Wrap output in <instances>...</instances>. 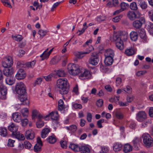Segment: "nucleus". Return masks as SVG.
I'll return each instance as SVG.
<instances>
[{"instance_id": "nucleus-1", "label": "nucleus", "mask_w": 153, "mask_h": 153, "mask_svg": "<svg viewBox=\"0 0 153 153\" xmlns=\"http://www.w3.org/2000/svg\"><path fill=\"white\" fill-rule=\"evenodd\" d=\"M127 38V35L125 32H118L114 33L112 41L115 42L121 40H123L124 41H126Z\"/></svg>"}, {"instance_id": "nucleus-2", "label": "nucleus", "mask_w": 153, "mask_h": 153, "mask_svg": "<svg viewBox=\"0 0 153 153\" xmlns=\"http://www.w3.org/2000/svg\"><path fill=\"white\" fill-rule=\"evenodd\" d=\"M68 70L69 73L73 76L77 75L80 72V70L78 65L70 64L68 65Z\"/></svg>"}, {"instance_id": "nucleus-3", "label": "nucleus", "mask_w": 153, "mask_h": 153, "mask_svg": "<svg viewBox=\"0 0 153 153\" xmlns=\"http://www.w3.org/2000/svg\"><path fill=\"white\" fill-rule=\"evenodd\" d=\"M143 142L144 145L147 148L152 146L153 145V140L149 134H144L142 135Z\"/></svg>"}, {"instance_id": "nucleus-4", "label": "nucleus", "mask_w": 153, "mask_h": 153, "mask_svg": "<svg viewBox=\"0 0 153 153\" xmlns=\"http://www.w3.org/2000/svg\"><path fill=\"white\" fill-rule=\"evenodd\" d=\"M142 15L141 13L139 10L129 11L127 13V17L131 21H133L136 19L140 18Z\"/></svg>"}, {"instance_id": "nucleus-5", "label": "nucleus", "mask_w": 153, "mask_h": 153, "mask_svg": "<svg viewBox=\"0 0 153 153\" xmlns=\"http://www.w3.org/2000/svg\"><path fill=\"white\" fill-rule=\"evenodd\" d=\"M13 63L12 57L8 56L4 58L2 61L1 65L5 68H9L11 67Z\"/></svg>"}, {"instance_id": "nucleus-6", "label": "nucleus", "mask_w": 153, "mask_h": 153, "mask_svg": "<svg viewBox=\"0 0 153 153\" xmlns=\"http://www.w3.org/2000/svg\"><path fill=\"white\" fill-rule=\"evenodd\" d=\"M99 61V57L98 54L95 52H93L91 53V57L89 60L90 64L93 65H97Z\"/></svg>"}, {"instance_id": "nucleus-7", "label": "nucleus", "mask_w": 153, "mask_h": 153, "mask_svg": "<svg viewBox=\"0 0 153 153\" xmlns=\"http://www.w3.org/2000/svg\"><path fill=\"white\" fill-rule=\"evenodd\" d=\"M15 91L18 94L26 93L25 86L24 84L21 82L17 83L16 85Z\"/></svg>"}, {"instance_id": "nucleus-8", "label": "nucleus", "mask_w": 153, "mask_h": 153, "mask_svg": "<svg viewBox=\"0 0 153 153\" xmlns=\"http://www.w3.org/2000/svg\"><path fill=\"white\" fill-rule=\"evenodd\" d=\"M139 19L134 21L133 23V27L136 29H139L145 23V19L144 17L141 16Z\"/></svg>"}, {"instance_id": "nucleus-9", "label": "nucleus", "mask_w": 153, "mask_h": 153, "mask_svg": "<svg viewBox=\"0 0 153 153\" xmlns=\"http://www.w3.org/2000/svg\"><path fill=\"white\" fill-rule=\"evenodd\" d=\"M56 85L57 87L60 89L69 86V84L68 83L67 79L62 78L59 79L57 80Z\"/></svg>"}, {"instance_id": "nucleus-10", "label": "nucleus", "mask_w": 153, "mask_h": 153, "mask_svg": "<svg viewBox=\"0 0 153 153\" xmlns=\"http://www.w3.org/2000/svg\"><path fill=\"white\" fill-rule=\"evenodd\" d=\"M147 118L146 113L144 111L138 112L136 114V119L137 121L142 122L145 120Z\"/></svg>"}, {"instance_id": "nucleus-11", "label": "nucleus", "mask_w": 153, "mask_h": 153, "mask_svg": "<svg viewBox=\"0 0 153 153\" xmlns=\"http://www.w3.org/2000/svg\"><path fill=\"white\" fill-rule=\"evenodd\" d=\"M18 94L19 95V99L20 101L22 102V104L24 105H28L29 103V101L27 99L26 95V92L24 94Z\"/></svg>"}, {"instance_id": "nucleus-12", "label": "nucleus", "mask_w": 153, "mask_h": 153, "mask_svg": "<svg viewBox=\"0 0 153 153\" xmlns=\"http://www.w3.org/2000/svg\"><path fill=\"white\" fill-rule=\"evenodd\" d=\"M26 76L25 71L22 69H20L16 75V79L19 80L23 79Z\"/></svg>"}, {"instance_id": "nucleus-13", "label": "nucleus", "mask_w": 153, "mask_h": 153, "mask_svg": "<svg viewBox=\"0 0 153 153\" xmlns=\"http://www.w3.org/2000/svg\"><path fill=\"white\" fill-rule=\"evenodd\" d=\"M25 137L27 140H32L35 137L34 133L31 130H27L25 132Z\"/></svg>"}, {"instance_id": "nucleus-14", "label": "nucleus", "mask_w": 153, "mask_h": 153, "mask_svg": "<svg viewBox=\"0 0 153 153\" xmlns=\"http://www.w3.org/2000/svg\"><path fill=\"white\" fill-rule=\"evenodd\" d=\"M12 118L13 121L16 123H19L21 121V117L20 114L18 112L13 113L12 115Z\"/></svg>"}, {"instance_id": "nucleus-15", "label": "nucleus", "mask_w": 153, "mask_h": 153, "mask_svg": "<svg viewBox=\"0 0 153 153\" xmlns=\"http://www.w3.org/2000/svg\"><path fill=\"white\" fill-rule=\"evenodd\" d=\"M8 129L9 131L12 132L13 135L16 133L17 131L18 127L16 126L14 123H12L8 126Z\"/></svg>"}, {"instance_id": "nucleus-16", "label": "nucleus", "mask_w": 153, "mask_h": 153, "mask_svg": "<svg viewBox=\"0 0 153 153\" xmlns=\"http://www.w3.org/2000/svg\"><path fill=\"white\" fill-rule=\"evenodd\" d=\"M0 91L2 95V98L5 99L6 98V95L7 94V89L6 87L3 85L0 86Z\"/></svg>"}, {"instance_id": "nucleus-17", "label": "nucleus", "mask_w": 153, "mask_h": 153, "mask_svg": "<svg viewBox=\"0 0 153 153\" xmlns=\"http://www.w3.org/2000/svg\"><path fill=\"white\" fill-rule=\"evenodd\" d=\"M122 145L119 143L117 142L114 144L113 148L115 152H117L121 150L122 149Z\"/></svg>"}, {"instance_id": "nucleus-18", "label": "nucleus", "mask_w": 153, "mask_h": 153, "mask_svg": "<svg viewBox=\"0 0 153 153\" xmlns=\"http://www.w3.org/2000/svg\"><path fill=\"white\" fill-rule=\"evenodd\" d=\"M104 63L106 65H111L113 62V57L111 56H105Z\"/></svg>"}, {"instance_id": "nucleus-19", "label": "nucleus", "mask_w": 153, "mask_h": 153, "mask_svg": "<svg viewBox=\"0 0 153 153\" xmlns=\"http://www.w3.org/2000/svg\"><path fill=\"white\" fill-rule=\"evenodd\" d=\"M90 74L89 71L85 70L84 72H82L79 76V77L81 79L88 78L90 76Z\"/></svg>"}, {"instance_id": "nucleus-20", "label": "nucleus", "mask_w": 153, "mask_h": 153, "mask_svg": "<svg viewBox=\"0 0 153 153\" xmlns=\"http://www.w3.org/2000/svg\"><path fill=\"white\" fill-rule=\"evenodd\" d=\"M132 146L129 144L126 143L124 145L123 148V151L125 153L129 152L132 151Z\"/></svg>"}, {"instance_id": "nucleus-21", "label": "nucleus", "mask_w": 153, "mask_h": 153, "mask_svg": "<svg viewBox=\"0 0 153 153\" xmlns=\"http://www.w3.org/2000/svg\"><path fill=\"white\" fill-rule=\"evenodd\" d=\"M124 42L123 40L117 41L115 42L116 47L120 50H123L124 48L123 42Z\"/></svg>"}, {"instance_id": "nucleus-22", "label": "nucleus", "mask_w": 153, "mask_h": 153, "mask_svg": "<svg viewBox=\"0 0 153 153\" xmlns=\"http://www.w3.org/2000/svg\"><path fill=\"white\" fill-rule=\"evenodd\" d=\"M131 39L134 41H136L138 38V35L137 33L134 31H132L130 34Z\"/></svg>"}, {"instance_id": "nucleus-23", "label": "nucleus", "mask_w": 153, "mask_h": 153, "mask_svg": "<svg viewBox=\"0 0 153 153\" xmlns=\"http://www.w3.org/2000/svg\"><path fill=\"white\" fill-rule=\"evenodd\" d=\"M81 153H90V150L88 147L82 146L79 147V151Z\"/></svg>"}, {"instance_id": "nucleus-24", "label": "nucleus", "mask_w": 153, "mask_h": 153, "mask_svg": "<svg viewBox=\"0 0 153 153\" xmlns=\"http://www.w3.org/2000/svg\"><path fill=\"white\" fill-rule=\"evenodd\" d=\"M50 132V130L48 128H45L43 129L41 132V137L43 138H45Z\"/></svg>"}, {"instance_id": "nucleus-25", "label": "nucleus", "mask_w": 153, "mask_h": 153, "mask_svg": "<svg viewBox=\"0 0 153 153\" xmlns=\"http://www.w3.org/2000/svg\"><path fill=\"white\" fill-rule=\"evenodd\" d=\"M3 74L4 75L10 77L13 74V71L12 69H5L3 71Z\"/></svg>"}, {"instance_id": "nucleus-26", "label": "nucleus", "mask_w": 153, "mask_h": 153, "mask_svg": "<svg viewBox=\"0 0 153 153\" xmlns=\"http://www.w3.org/2000/svg\"><path fill=\"white\" fill-rule=\"evenodd\" d=\"M114 55V52L113 50L111 49L107 50L105 53V56H111L113 57Z\"/></svg>"}, {"instance_id": "nucleus-27", "label": "nucleus", "mask_w": 153, "mask_h": 153, "mask_svg": "<svg viewBox=\"0 0 153 153\" xmlns=\"http://www.w3.org/2000/svg\"><path fill=\"white\" fill-rule=\"evenodd\" d=\"M5 80L6 83L10 85H12L15 82L14 78L11 76L7 77L6 79Z\"/></svg>"}, {"instance_id": "nucleus-28", "label": "nucleus", "mask_w": 153, "mask_h": 153, "mask_svg": "<svg viewBox=\"0 0 153 153\" xmlns=\"http://www.w3.org/2000/svg\"><path fill=\"white\" fill-rule=\"evenodd\" d=\"M50 116L51 119L53 120H56L58 119V114L57 111L52 112L49 115Z\"/></svg>"}, {"instance_id": "nucleus-29", "label": "nucleus", "mask_w": 153, "mask_h": 153, "mask_svg": "<svg viewBox=\"0 0 153 153\" xmlns=\"http://www.w3.org/2000/svg\"><path fill=\"white\" fill-rule=\"evenodd\" d=\"M135 51L134 49L131 48L126 49L125 51V54L128 56H131L134 55L135 53Z\"/></svg>"}, {"instance_id": "nucleus-30", "label": "nucleus", "mask_w": 153, "mask_h": 153, "mask_svg": "<svg viewBox=\"0 0 153 153\" xmlns=\"http://www.w3.org/2000/svg\"><path fill=\"white\" fill-rule=\"evenodd\" d=\"M15 136L16 138L20 140H23L25 139V137L23 134L17 132L13 135Z\"/></svg>"}, {"instance_id": "nucleus-31", "label": "nucleus", "mask_w": 153, "mask_h": 153, "mask_svg": "<svg viewBox=\"0 0 153 153\" xmlns=\"http://www.w3.org/2000/svg\"><path fill=\"white\" fill-rule=\"evenodd\" d=\"M20 112L24 117H27L28 115V110L27 108L22 109L21 110Z\"/></svg>"}, {"instance_id": "nucleus-32", "label": "nucleus", "mask_w": 153, "mask_h": 153, "mask_svg": "<svg viewBox=\"0 0 153 153\" xmlns=\"http://www.w3.org/2000/svg\"><path fill=\"white\" fill-rule=\"evenodd\" d=\"M79 147L78 145L74 143H71L69 146V148L76 152H78L79 151Z\"/></svg>"}, {"instance_id": "nucleus-33", "label": "nucleus", "mask_w": 153, "mask_h": 153, "mask_svg": "<svg viewBox=\"0 0 153 153\" xmlns=\"http://www.w3.org/2000/svg\"><path fill=\"white\" fill-rule=\"evenodd\" d=\"M69 91V86H67L61 88L60 90V93L62 95L67 94Z\"/></svg>"}, {"instance_id": "nucleus-34", "label": "nucleus", "mask_w": 153, "mask_h": 153, "mask_svg": "<svg viewBox=\"0 0 153 153\" xmlns=\"http://www.w3.org/2000/svg\"><path fill=\"white\" fill-rule=\"evenodd\" d=\"M83 27L82 28V29L81 30H79L77 32V33H78V32H79V33L78 34V36H80L83 33L85 30L87 29L88 27V26L87 25L86 22H85L83 24Z\"/></svg>"}, {"instance_id": "nucleus-35", "label": "nucleus", "mask_w": 153, "mask_h": 153, "mask_svg": "<svg viewBox=\"0 0 153 153\" xmlns=\"http://www.w3.org/2000/svg\"><path fill=\"white\" fill-rule=\"evenodd\" d=\"M139 4L143 9H146L147 7V4L144 0H138Z\"/></svg>"}, {"instance_id": "nucleus-36", "label": "nucleus", "mask_w": 153, "mask_h": 153, "mask_svg": "<svg viewBox=\"0 0 153 153\" xmlns=\"http://www.w3.org/2000/svg\"><path fill=\"white\" fill-rule=\"evenodd\" d=\"M65 108V105L62 100H59L58 101V110L62 111Z\"/></svg>"}, {"instance_id": "nucleus-37", "label": "nucleus", "mask_w": 153, "mask_h": 153, "mask_svg": "<svg viewBox=\"0 0 153 153\" xmlns=\"http://www.w3.org/2000/svg\"><path fill=\"white\" fill-rule=\"evenodd\" d=\"M89 52L85 51L76 52L74 53V55L78 58H80L83 57L82 55L83 54L88 53Z\"/></svg>"}, {"instance_id": "nucleus-38", "label": "nucleus", "mask_w": 153, "mask_h": 153, "mask_svg": "<svg viewBox=\"0 0 153 153\" xmlns=\"http://www.w3.org/2000/svg\"><path fill=\"white\" fill-rule=\"evenodd\" d=\"M120 8L123 11L128 9L129 6V4H128L123 2H121L120 4Z\"/></svg>"}, {"instance_id": "nucleus-39", "label": "nucleus", "mask_w": 153, "mask_h": 153, "mask_svg": "<svg viewBox=\"0 0 153 153\" xmlns=\"http://www.w3.org/2000/svg\"><path fill=\"white\" fill-rule=\"evenodd\" d=\"M47 140L50 143L53 144L56 142V139L55 136L52 135L49 136L47 139Z\"/></svg>"}, {"instance_id": "nucleus-40", "label": "nucleus", "mask_w": 153, "mask_h": 153, "mask_svg": "<svg viewBox=\"0 0 153 153\" xmlns=\"http://www.w3.org/2000/svg\"><path fill=\"white\" fill-rule=\"evenodd\" d=\"M12 38L17 42H20L23 39L22 36L20 35H12Z\"/></svg>"}, {"instance_id": "nucleus-41", "label": "nucleus", "mask_w": 153, "mask_h": 153, "mask_svg": "<svg viewBox=\"0 0 153 153\" xmlns=\"http://www.w3.org/2000/svg\"><path fill=\"white\" fill-rule=\"evenodd\" d=\"M56 74L59 77H63L65 75V73L63 69H59L57 71Z\"/></svg>"}, {"instance_id": "nucleus-42", "label": "nucleus", "mask_w": 153, "mask_h": 153, "mask_svg": "<svg viewBox=\"0 0 153 153\" xmlns=\"http://www.w3.org/2000/svg\"><path fill=\"white\" fill-rule=\"evenodd\" d=\"M0 134L3 137L6 136L7 135L6 129L4 128H0Z\"/></svg>"}, {"instance_id": "nucleus-43", "label": "nucleus", "mask_w": 153, "mask_h": 153, "mask_svg": "<svg viewBox=\"0 0 153 153\" xmlns=\"http://www.w3.org/2000/svg\"><path fill=\"white\" fill-rule=\"evenodd\" d=\"M138 33L141 38L144 39L146 38V33L144 29H141L139 30Z\"/></svg>"}, {"instance_id": "nucleus-44", "label": "nucleus", "mask_w": 153, "mask_h": 153, "mask_svg": "<svg viewBox=\"0 0 153 153\" xmlns=\"http://www.w3.org/2000/svg\"><path fill=\"white\" fill-rule=\"evenodd\" d=\"M148 28L150 34L153 35V23L149 22L148 25Z\"/></svg>"}, {"instance_id": "nucleus-45", "label": "nucleus", "mask_w": 153, "mask_h": 153, "mask_svg": "<svg viewBox=\"0 0 153 153\" xmlns=\"http://www.w3.org/2000/svg\"><path fill=\"white\" fill-rule=\"evenodd\" d=\"M130 7L131 10H137L138 9L137 4L134 2H132L130 4Z\"/></svg>"}, {"instance_id": "nucleus-46", "label": "nucleus", "mask_w": 153, "mask_h": 153, "mask_svg": "<svg viewBox=\"0 0 153 153\" xmlns=\"http://www.w3.org/2000/svg\"><path fill=\"white\" fill-rule=\"evenodd\" d=\"M16 66L17 68H25L26 66L24 62L21 61H19L17 62Z\"/></svg>"}, {"instance_id": "nucleus-47", "label": "nucleus", "mask_w": 153, "mask_h": 153, "mask_svg": "<svg viewBox=\"0 0 153 153\" xmlns=\"http://www.w3.org/2000/svg\"><path fill=\"white\" fill-rule=\"evenodd\" d=\"M115 116L117 118L119 119H122L124 117L123 114L120 111L117 112L115 113Z\"/></svg>"}, {"instance_id": "nucleus-48", "label": "nucleus", "mask_w": 153, "mask_h": 153, "mask_svg": "<svg viewBox=\"0 0 153 153\" xmlns=\"http://www.w3.org/2000/svg\"><path fill=\"white\" fill-rule=\"evenodd\" d=\"M49 55L50 54L48 52H44L42 54L40 55V56L42 58V60H43L45 59L48 58Z\"/></svg>"}, {"instance_id": "nucleus-49", "label": "nucleus", "mask_w": 153, "mask_h": 153, "mask_svg": "<svg viewBox=\"0 0 153 153\" xmlns=\"http://www.w3.org/2000/svg\"><path fill=\"white\" fill-rule=\"evenodd\" d=\"M39 113L36 110H33L32 111V119L33 120H34L36 117H37Z\"/></svg>"}, {"instance_id": "nucleus-50", "label": "nucleus", "mask_w": 153, "mask_h": 153, "mask_svg": "<svg viewBox=\"0 0 153 153\" xmlns=\"http://www.w3.org/2000/svg\"><path fill=\"white\" fill-rule=\"evenodd\" d=\"M1 1L4 6L11 8V6L9 1V0H1Z\"/></svg>"}, {"instance_id": "nucleus-51", "label": "nucleus", "mask_w": 153, "mask_h": 153, "mask_svg": "<svg viewBox=\"0 0 153 153\" xmlns=\"http://www.w3.org/2000/svg\"><path fill=\"white\" fill-rule=\"evenodd\" d=\"M122 90L128 94H131L132 92V88L131 87L128 85L127 86L126 88H123Z\"/></svg>"}, {"instance_id": "nucleus-52", "label": "nucleus", "mask_w": 153, "mask_h": 153, "mask_svg": "<svg viewBox=\"0 0 153 153\" xmlns=\"http://www.w3.org/2000/svg\"><path fill=\"white\" fill-rule=\"evenodd\" d=\"M47 31L46 30H40L38 31V33L39 34L40 36L43 38L46 34Z\"/></svg>"}, {"instance_id": "nucleus-53", "label": "nucleus", "mask_w": 153, "mask_h": 153, "mask_svg": "<svg viewBox=\"0 0 153 153\" xmlns=\"http://www.w3.org/2000/svg\"><path fill=\"white\" fill-rule=\"evenodd\" d=\"M41 145H39L37 144H36L34 146V151L36 152L40 151L41 150Z\"/></svg>"}, {"instance_id": "nucleus-54", "label": "nucleus", "mask_w": 153, "mask_h": 153, "mask_svg": "<svg viewBox=\"0 0 153 153\" xmlns=\"http://www.w3.org/2000/svg\"><path fill=\"white\" fill-rule=\"evenodd\" d=\"M25 147L27 149H29L32 147V145L28 141H25L24 142Z\"/></svg>"}, {"instance_id": "nucleus-55", "label": "nucleus", "mask_w": 153, "mask_h": 153, "mask_svg": "<svg viewBox=\"0 0 153 153\" xmlns=\"http://www.w3.org/2000/svg\"><path fill=\"white\" fill-rule=\"evenodd\" d=\"M36 125L37 127L38 128H40L44 125V123L42 121H38L36 122Z\"/></svg>"}, {"instance_id": "nucleus-56", "label": "nucleus", "mask_w": 153, "mask_h": 153, "mask_svg": "<svg viewBox=\"0 0 153 153\" xmlns=\"http://www.w3.org/2000/svg\"><path fill=\"white\" fill-rule=\"evenodd\" d=\"M73 106L75 109H81L82 108V105L80 104L75 103L73 105Z\"/></svg>"}, {"instance_id": "nucleus-57", "label": "nucleus", "mask_w": 153, "mask_h": 153, "mask_svg": "<svg viewBox=\"0 0 153 153\" xmlns=\"http://www.w3.org/2000/svg\"><path fill=\"white\" fill-rule=\"evenodd\" d=\"M104 122V120L102 119H101L97 121V125L98 128H102V123H103Z\"/></svg>"}, {"instance_id": "nucleus-58", "label": "nucleus", "mask_w": 153, "mask_h": 153, "mask_svg": "<svg viewBox=\"0 0 153 153\" xmlns=\"http://www.w3.org/2000/svg\"><path fill=\"white\" fill-rule=\"evenodd\" d=\"M21 122L22 126H25L28 124V120L27 119H24L22 120L21 119Z\"/></svg>"}, {"instance_id": "nucleus-59", "label": "nucleus", "mask_w": 153, "mask_h": 153, "mask_svg": "<svg viewBox=\"0 0 153 153\" xmlns=\"http://www.w3.org/2000/svg\"><path fill=\"white\" fill-rule=\"evenodd\" d=\"M71 131L73 133L77 129V127L75 125H72L70 126Z\"/></svg>"}, {"instance_id": "nucleus-60", "label": "nucleus", "mask_w": 153, "mask_h": 153, "mask_svg": "<svg viewBox=\"0 0 153 153\" xmlns=\"http://www.w3.org/2000/svg\"><path fill=\"white\" fill-rule=\"evenodd\" d=\"M106 17L105 16H99L96 18V20L97 22H100L102 21H104Z\"/></svg>"}, {"instance_id": "nucleus-61", "label": "nucleus", "mask_w": 153, "mask_h": 153, "mask_svg": "<svg viewBox=\"0 0 153 153\" xmlns=\"http://www.w3.org/2000/svg\"><path fill=\"white\" fill-rule=\"evenodd\" d=\"M139 139L138 138H135L132 141L134 146L135 148H136V149L137 148V143L139 142Z\"/></svg>"}, {"instance_id": "nucleus-62", "label": "nucleus", "mask_w": 153, "mask_h": 153, "mask_svg": "<svg viewBox=\"0 0 153 153\" xmlns=\"http://www.w3.org/2000/svg\"><path fill=\"white\" fill-rule=\"evenodd\" d=\"M60 144L61 146L63 148H66L67 147L66 142L65 140L61 141L60 142Z\"/></svg>"}, {"instance_id": "nucleus-63", "label": "nucleus", "mask_w": 153, "mask_h": 153, "mask_svg": "<svg viewBox=\"0 0 153 153\" xmlns=\"http://www.w3.org/2000/svg\"><path fill=\"white\" fill-rule=\"evenodd\" d=\"M119 100V96H114L113 98H111L110 100L111 102H117Z\"/></svg>"}, {"instance_id": "nucleus-64", "label": "nucleus", "mask_w": 153, "mask_h": 153, "mask_svg": "<svg viewBox=\"0 0 153 153\" xmlns=\"http://www.w3.org/2000/svg\"><path fill=\"white\" fill-rule=\"evenodd\" d=\"M54 76V75L53 74H51L47 76L44 77V78L47 81H49L51 80L52 77Z\"/></svg>"}]
</instances>
